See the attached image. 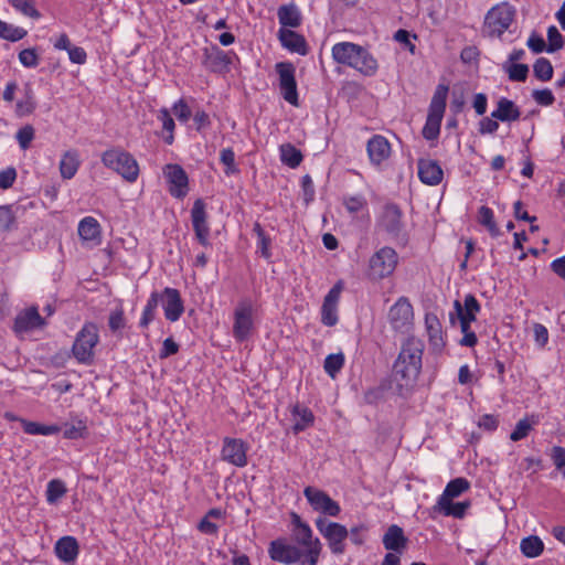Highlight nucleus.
<instances>
[{
	"label": "nucleus",
	"mask_w": 565,
	"mask_h": 565,
	"mask_svg": "<svg viewBox=\"0 0 565 565\" xmlns=\"http://www.w3.org/2000/svg\"><path fill=\"white\" fill-rule=\"evenodd\" d=\"M290 536L291 541L280 536L269 543L270 559L284 565H318L322 543L313 536L309 523L294 511L290 512Z\"/></svg>",
	"instance_id": "1"
},
{
	"label": "nucleus",
	"mask_w": 565,
	"mask_h": 565,
	"mask_svg": "<svg viewBox=\"0 0 565 565\" xmlns=\"http://www.w3.org/2000/svg\"><path fill=\"white\" fill-rule=\"evenodd\" d=\"M424 342L415 337L407 338L393 365V381L398 395L404 396L416 384L423 366Z\"/></svg>",
	"instance_id": "2"
},
{
	"label": "nucleus",
	"mask_w": 565,
	"mask_h": 565,
	"mask_svg": "<svg viewBox=\"0 0 565 565\" xmlns=\"http://www.w3.org/2000/svg\"><path fill=\"white\" fill-rule=\"evenodd\" d=\"M159 303L162 305L164 318L170 322L178 321L184 312V303L178 289L166 287L161 292L152 291L138 323L140 329H147L156 319Z\"/></svg>",
	"instance_id": "3"
},
{
	"label": "nucleus",
	"mask_w": 565,
	"mask_h": 565,
	"mask_svg": "<svg viewBox=\"0 0 565 565\" xmlns=\"http://www.w3.org/2000/svg\"><path fill=\"white\" fill-rule=\"evenodd\" d=\"M105 168L120 175L127 183H135L140 174V167L132 153L120 146H113L100 154Z\"/></svg>",
	"instance_id": "4"
},
{
	"label": "nucleus",
	"mask_w": 565,
	"mask_h": 565,
	"mask_svg": "<svg viewBox=\"0 0 565 565\" xmlns=\"http://www.w3.org/2000/svg\"><path fill=\"white\" fill-rule=\"evenodd\" d=\"M449 87L446 84H438L431 97L426 122L423 128V137L426 140H435L439 137L440 126L445 115Z\"/></svg>",
	"instance_id": "5"
},
{
	"label": "nucleus",
	"mask_w": 565,
	"mask_h": 565,
	"mask_svg": "<svg viewBox=\"0 0 565 565\" xmlns=\"http://www.w3.org/2000/svg\"><path fill=\"white\" fill-rule=\"evenodd\" d=\"M99 342L98 328L93 322H86L76 333L72 345V354L79 364L92 365L94 349Z\"/></svg>",
	"instance_id": "6"
},
{
	"label": "nucleus",
	"mask_w": 565,
	"mask_h": 565,
	"mask_svg": "<svg viewBox=\"0 0 565 565\" xmlns=\"http://www.w3.org/2000/svg\"><path fill=\"white\" fill-rule=\"evenodd\" d=\"M254 305L252 299L244 298L238 301L234 313V322H233V337L238 343H243L247 341L254 330H255V323H254Z\"/></svg>",
	"instance_id": "7"
},
{
	"label": "nucleus",
	"mask_w": 565,
	"mask_h": 565,
	"mask_svg": "<svg viewBox=\"0 0 565 565\" xmlns=\"http://www.w3.org/2000/svg\"><path fill=\"white\" fill-rule=\"evenodd\" d=\"M398 264L396 250L390 246L381 247L369 260V277L382 280L393 275Z\"/></svg>",
	"instance_id": "8"
},
{
	"label": "nucleus",
	"mask_w": 565,
	"mask_h": 565,
	"mask_svg": "<svg viewBox=\"0 0 565 565\" xmlns=\"http://www.w3.org/2000/svg\"><path fill=\"white\" fill-rule=\"evenodd\" d=\"M376 227L392 238H403L405 236V224L401 207L392 202L384 204L376 217Z\"/></svg>",
	"instance_id": "9"
},
{
	"label": "nucleus",
	"mask_w": 565,
	"mask_h": 565,
	"mask_svg": "<svg viewBox=\"0 0 565 565\" xmlns=\"http://www.w3.org/2000/svg\"><path fill=\"white\" fill-rule=\"evenodd\" d=\"M515 9L507 2L490 9L484 19V29L490 36H501L511 25Z\"/></svg>",
	"instance_id": "10"
},
{
	"label": "nucleus",
	"mask_w": 565,
	"mask_h": 565,
	"mask_svg": "<svg viewBox=\"0 0 565 565\" xmlns=\"http://www.w3.org/2000/svg\"><path fill=\"white\" fill-rule=\"evenodd\" d=\"M316 527L328 542L332 554L341 555L345 552V540L349 536V530L341 523L329 522L323 518L316 520Z\"/></svg>",
	"instance_id": "11"
},
{
	"label": "nucleus",
	"mask_w": 565,
	"mask_h": 565,
	"mask_svg": "<svg viewBox=\"0 0 565 565\" xmlns=\"http://www.w3.org/2000/svg\"><path fill=\"white\" fill-rule=\"evenodd\" d=\"M279 77V89L282 98L292 106H299L296 82V68L291 62H279L275 65Z\"/></svg>",
	"instance_id": "12"
},
{
	"label": "nucleus",
	"mask_w": 565,
	"mask_h": 565,
	"mask_svg": "<svg viewBox=\"0 0 565 565\" xmlns=\"http://www.w3.org/2000/svg\"><path fill=\"white\" fill-rule=\"evenodd\" d=\"M202 65L211 73L226 74L236 53L223 51L217 45L205 46L203 50Z\"/></svg>",
	"instance_id": "13"
},
{
	"label": "nucleus",
	"mask_w": 565,
	"mask_h": 565,
	"mask_svg": "<svg viewBox=\"0 0 565 565\" xmlns=\"http://www.w3.org/2000/svg\"><path fill=\"white\" fill-rule=\"evenodd\" d=\"M303 495L316 512L332 518H337L341 512L340 504L320 489L308 486L303 489Z\"/></svg>",
	"instance_id": "14"
},
{
	"label": "nucleus",
	"mask_w": 565,
	"mask_h": 565,
	"mask_svg": "<svg viewBox=\"0 0 565 565\" xmlns=\"http://www.w3.org/2000/svg\"><path fill=\"white\" fill-rule=\"evenodd\" d=\"M191 222L195 234V238L203 247H211L210 234L211 228L207 223V213L205 211V203L202 199L194 201L191 209Z\"/></svg>",
	"instance_id": "15"
},
{
	"label": "nucleus",
	"mask_w": 565,
	"mask_h": 565,
	"mask_svg": "<svg viewBox=\"0 0 565 565\" xmlns=\"http://www.w3.org/2000/svg\"><path fill=\"white\" fill-rule=\"evenodd\" d=\"M248 449H249L248 444L245 443L243 439L225 437L223 439L221 458H222V460H224L235 467L243 468V467L247 466V463H248V458H247Z\"/></svg>",
	"instance_id": "16"
},
{
	"label": "nucleus",
	"mask_w": 565,
	"mask_h": 565,
	"mask_svg": "<svg viewBox=\"0 0 565 565\" xmlns=\"http://www.w3.org/2000/svg\"><path fill=\"white\" fill-rule=\"evenodd\" d=\"M169 184V193L175 199H183L189 192V177L185 170L177 163H169L163 168Z\"/></svg>",
	"instance_id": "17"
},
{
	"label": "nucleus",
	"mask_w": 565,
	"mask_h": 565,
	"mask_svg": "<svg viewBox=\"0 0 565 565\" xmlns=\"http://www.w3.org/2000/svg\"><path fill=\"white\" fill-rule=\"evenodd\" d=\"M414 318L413 306L408 298L399 297L390 308L388 321L395 331H407Z\"/></svg>",
	"instance_id": "18"
},
{
	"label": "nucleus",
	"mask_w": 565,
	"mask_h": 565,
	"mask_svg": "<svg viewBox=\"0 0 565 565\" xmlns=\"http://www.w3.org/2000/svg\"><path fill=\"white\" fill-rule=\"evenodd\" d=\"M454 308L460 321V328L463 330L470 329L471 322L476 321V317L481 310L478 299L472 294H467L463 302L456 300Z\"/></svg>",
	"instance_id": "19"
},
{
	"label": "nucleus",
	"mask_w": 565,
	"mask_h": 565,
	"mask_svg": "<svg viewBox=\"0 0 565 565\" xmlns=\"http://www.w3.org/2000/svg\"><path fill=\"white\" fill-rule=\"evenodd\" d=\"M341 285L335 284L326 295L321 306V322L327 327L338 323V302L340 299Z\"/></svg>",
	"instance_id": "20"
},
{
	"label": "nucleus",
	"mask_w": 565,
	"mask_h": 565,
	"mask_svg": "<svg viewBox=\"0 0 565 565\" xmlns=\"http://www.w3.org/2000/svg\"><path fill=\"white\" fill-rule=\"evenodd\" d=\"M277 35L281 46L290 53H297L301 56L309 53L308 43L302 34L290 29L280 28Z\"/></svg>",
	"instance_id": "21"
},
{
	"label": "nucleus",
	"mask_w": 565,
	"mask_h": 565,
	"mask_svg": "<svg viewBox=\"0 0 565 565\" xmlns=\"http://www.w3.org/2000/svg\"><path fill=\"white\" fill-rule=\"evenodd\" d=\"M425 327L428 335L429 350L436 355L441 354L446 342L443 337L441 323L437 316L427 313L425 316Z\"/></svg>",
	"instance_id": "22"
},
{
	"label": "nucleus",
	"mask_w": 565,
	"mask_h": 565,
	"mask_svg": "<svg viewBox=\"0 0 565 565\" xmlns=\"http://www.w3.org/2000/svg\"><path fill=\"white\" fill-rule=\"evenodd\" d=\"M45 326V320L41 317L36 307L28 308L14 318L13 330L17 333L29 332Z\"/></svg>",
	"instance_id": "23"
},
{
	"label": "nucleus",
	"mask_w": 565,
	"mask_h": 565,
	"mask_svg": "<svg viewBox=\"0 0 565 565\" xmlns=\"http://www.w3.org/2000/svg\"><path fill=\"white\" fill-rule=\"evenodd\" d=\"M366 151L371 163L380 166L390 158L391 145L384 136L374 135L366 143Z\"/></svg>",
	"instance_id": "24"
},
{
	"label": "nucleus",
	"mask_w": 565,
	"mask_h": 565,
	"mask_svg": "<svg viewBox=\"0 0 565 565\" xmlns=\"http://www.w3.org/2000/svg\"><path fill=\"white\" fill-rule=\"evenodd\" d=\"M54 553L64 564H74L79 554L77 540L71 535L58 539L54 545Z\"/></svg>",
	"instance_id": "25"
},
{
	"label": "nucleus",
	"mask_w": 565,
	"mask_h": 565,
	"mask_svg": "<svg viewBox=\"0 0 565 565\" xmlns=\"http://www.w3.org/2000/svg\"><path fill=\"white\" fill-rule=\"evenodd\" d=\"M382 543L385 550L391 551L390 553H395L399 555L406 548L408 539L404 534V530L399 525L392 524L387 527L386 532L384 533L382 537Z\"/></svg>",
	"instance_id": "26"
},
{
	"label": "nucleus",
	"mask_w": 565,
	"mask_h": 565,
	"mask_svg": "<svg viewBox=\"0 0 565 565\" xmlns=\"http://www.w3.org/2000/svg\"><path fill=\"white\" fill-rule=\"evenodd\" d=\"M418 178L427 185H437L443 180V169L436 160L419 159L417 162Z\"/></svg>",
	"instance_id": "27"
},
{
	"label": "nucleus",
	"mask_w": 565,
	"mask_h": 565,
	"mask_svg": "<svg viewBox=\"0 0 565 565\" xmlns=\"http://www.w3.org/2000/svg\"><path fill=\"white\" fill-rule=\"evenodd\" d=\"M290 414L294 420V425L291 427L294 435H298L315 425V414L309 407L300 403L292 405Z\"/></svg>",
	"instance_id": "28"
},
{
	"label": "nucleus",
	"mask_w": 565,
	"mask_h": 565,
	"mask_svg": "<svg viewBox=\"0 0 565 565\" xmlns=\"http://www.w3.org/2000/svg\"><path fill=\"white\" fill-rule=\"evenodd\" d=\"M362 47L352 42H339L332 46V57L339 64L353 67Z\"/></svg>",
	"instance_id": "29"
},
{
	"label": "nucleus",
	"mask_w": 565,
	"mask_h": 565,
	"mask_svg": "<svg viewBox=\"0 0 565 565\" xmlns=\"http://www.w3.org/2000/svg\"><path fill=\"white\" fill-rule=\"evenodd\" d=\"M491 117L502 122L516 121L521 117V109L513 100L501 97L497 102V108L491 113Z\"/></svg>",
	"instance_id": "30"
},
{
	"label": "nucleus",
	"mask_w": 565,
	"mask_h": 565,
	"mask_svg": "<svg viewBox=\"0 0 565 565\" xmlns=\"http://www.w3.org/2000/svg\"><path fill=\"white\" fill-rule=\"evenodd\" d=\"M38 108L35 93L30 84L24 86L23 97L15 103L14 115L17 118L31 116Z\"/></svg>",
	"instance_id": "31"
},
{
	"label": "nucleus",
	"mask_w": 565,
	"mask_h": 565,
	"mask_svg": "<svg viewBox=\"0 0 565 565\" xmlns=\"http://www.w3.org/2000/svg\"><path fill=\"white\" fill-rule=\"evenodd\" d=\"M277 17L281 28H298L302 22L299 9L294 4H284L278 8Z\"/></svg>",
	"instance_id": "32"
},
{
	"label": "nucleus",
	"mask_w": 565,
	"mask_h": 565,
	"mask_svg": "<svg viewBox=\"0 0 565 565\" xmlns=\"http://www.w3.org/2000/svg\"><path fill=\"white\" fill-rule=\"evenodd\" d=\"M355 71L361 73L364 76L372 77L379 71L377 60L366 50L362 47L359 58L353 63V67Z\"/></svg>",
	"instance_id": "33"
},
{
	"label": "nucleus",
	"mask_w": 565,
	"mask_h": 565,
	"mask_svg": "<svg viewBox=\"0 0 565 565\" xmlns=\"http://www.w3.org/2000/svg\"><path fill=\"white\" fill-rule=\"evenodd\" d=\"M469 488L470 482L466 478H455L447 483L446 488L444 489V492L440 494L437 502L447 503V501H450L461 495Z\"/></svg>",
	"instance_id": "34"
},
{
	"label": "nucleus",
	"mask_w": 565,
	"mask_h": 565,
	"mask_svg": "<svg viewBox=\"0 0 565 565\" xmlns=\"http://www.w3.org/2000/svg\"><path fill=\"white\" fill-rule=\"evenodd\" d=\"M470 508V501L452 502V500L445 502H437L434 510L441 512L445 516H452L462 519L467 510Z\"/></svg>",
	"instance_id": "35"
},
{
	"label": "nucleus",
	"mask_w": 565,
	"mask_h": 565,
	"mask_svg": "<svg viewBox=\"0 0 565 565\" xmlns=\"http://www.w3.org/2000/svg\"><path fill=\"white\" fill-rule=\"evenodd\" d=\"M78 235L84 241H94L100 235V225L93 216L84 217L77 227Z\"/></svg>",
	"instance_id": "36"
},
{
	"label": "nucleus",
	"mask_w": 565,
	"mask_h": 565,
	"mask_svg": "<svg viewBox=\"0 0 565 565\" xmlns=\"http://www.w3.org/2000/svg\"><path fill=\"white\" fill-rule=\"evenodd\" d=\"M280 160L291 169L300 166L303 156L299 149L291 143H284L279 147Z\"/></svg>",
	"instance_id": "37"
},
{
	"label": "nucleus",
	"mask_w": 565,
	"mask_h": 565,
	"mask_svg": "<svg viewBox=\"0 0 565 565\" xmlns=\"http://www.w3.org/2000/svg\"><path fill=\"white\" fill-rule=\"evenodd\" d=\"M520 548L524 556L534 558L543 553L544 544L539 536L530 535L521 541Z\"/></svg>",
	"instance_id": "38"
},
{
	"label": "nucleus",
	"mask_w": 565,
	"mask_h": 565,
	"mask_svg": "<svg viewBox=\"0 0 565 565\" xmlns=\"http://www.w3.org/2000/svg\"><path fill=\"white\" fill-rule=\"evenodd\" d=\"M23 431L28 435H42L51 436L60 431V427L56 425H44L36 422L26 419L21 420Z\"/></svg>",
	"instance_id": "39"
},
{
	"label": "nucleus",
	"mask_w": 565,
	"mask_h": 565,
	"mask_svg": "<svg viewBox=\"0 0 565 565\" xmlns=\"http://www.w3.org/2000/svg\"><path fill=\"white\" fill-rule=\"evenodd\" d=\"M502 70L508 74L511 82H525L529 76V65L522 63H502Z\"/></svg>",
	"instance_id": "40"
},
{
	"label": "nucleus",
	"mask_w": 565,
	"mask_h": 565,
	"mask_svg": "<svg viewBox=\"0 0 565 565\" xmlns=\"http://www.w3.org/2000/svg\"><path fill=\"white\" fill-rule=\"evenodd\" d=\"M478 221L482 226H484L488 230L492 237H498L501 235V232L494 221L493 211L490 207L482 205L479 209Z\"/></svg>",
	"instance_id": "41"
},
{
	"label": "nucleus",
	"mask_w": 565,
	"mask_h": 565,
	"mask_svg": "<svg viewBox=\"0 0 565 565\" xmlns=\"http://www.w3.org/2000/svg\"><path fill=\"white\" fill-rule=\"evenodd\" d=\"M536 424H539V418L535 415L520 419L511 433L510 439L512 441L524 439Z\"/></svg>",
	"instance_id": "42"
},
{
	"label": "nucleus",
	"mask_w": 565,
	"mask_h": 565,
	"mask_svg": "<svg viewBox=\"0 0 565 565\" xmlns=\"http://www.w3.org/2000/svg\"><path fill=\"white\" fill-rule=\"evenodd\" d=\"M28 31L21 26H15L0 19V38L10 42H18L25 38Z\"/></svg>",
	"instance_id": "43"
},
{
	"label": "nucleus",
	"mask_w": 565,
	"mask_h": 565,
	"mask_svg": "<svg viewBox=\"0 0 565 565\" xmlns=\"http://www.w3.org/2000/svg\"><path fill=\"white\" fill-rule=\"evenodd\" d=\"M78 167L79 162L76 154L66 152L60 162V171L62 178L66 180L72 179L76 174Z\"/></svg>",
	"instance_id": "44"
},
{
	"label": "nucleus",
	"mask_w": 565,
	"mask_h": 565,
	"mask_svg": "<svg viewBox=\"0 0 565 565\" xmlns=\"http://www.w3.org/2000/svg\"><path fill=\"white\" fill-rule=\"evenodd\" d=\"M9 4L21 14L39 20L41 18L40 11L35 8L34 0H8Z\"/></svg>",
	"instance_id": "45"
},
{
	"label": "nucleus",
	"mask_w": 565,
	"mask_h": 565,
	"mask_svg": "<svg viewBox=\"0 0 565 565\" xmlns=\"http://www.w3.org/2000/svg\"><path fill=\"white\" fill-rule=\"evenodd\" d=\"M67 489L65 482L61 479H52L46 486V501L50 504L56 503L62 497L65 495Z\"/></svg>",
	"instance_id": "46"
},
{
	"label": "nucleus",
	"mask_w": 565,
	"mask_h": 565,
	"mask_svg": "<svg viewBox=\"0 0 565 565\" xmlns=\"http://www.w3.org/2000/svg\"><path fill=\"white\" fill-rule=\"evenodd\" d=\"M534 76L541 82H548L553 77V66L546 57H539L533 64Z\"/></svg>",
	"instance_id": "47"
},
{
	"label": "nucleus",
	"mask_w": 565,
	"mask_h": 565,
	"mask_svg": "<svg viewBox=\"0 0 565 565\" xmlns=\"http://www.w3.org/2000/svg\"><path fill=\"white\" fill-rule=\"evenodd\" d=\"M17 228V217L12 205H0V232L8 233Z\"/></svg>",
	"instance_id": "48"
},
{
	"label": "nucleus",
	"mask_w": 565,
	"mask_h": 565,
	"mask_svg": "<svg viewBox=\"0 0 565 565\" xmlns=\"http://www.w3.org/2000/svg\"><path fill=\"white\" fill-rule=\"evenodd\" d=\"M158 119L162 122V129L168 132V135L164 136V142L172 145L174 140L173 131L175 124L170 111L167 108H161L158 113Z\"/></svg>",
	"instance_id": "49"
},
{
	"label": "nucleus",
	"mask_w": 565,
	"mask_h": 565,
	"mask_svg": "<svg viewBox=\"0 0 565 565\" xmlns=\"http://www.w3.org/2000/svg\"><path fill=\"white\" fill-rule=\"evenodd\" d=\"M344 365V355L342 353L329 354L324 359V372L332 379L341 371Z\"/></svg>",
	"instance_id": "50"
},
{
	"label": "nucleus",
	"mask_w": 565,
	"mask_h": 565,
	"mask_svg": "<svg viewBox=\"0 0 565 565\" xmlns=\"http://www.w3.org/2000/svg\"><path fill=\"white\" fill-rule=\"evenodd\" d=\"M35 138V129L32 125H24L17 134L15 139L22 150H28Z\"/></svg>",
	"instance_id": "51"
},
{
	"label": "nucleus",
	"mask_w": 565,
	"mask_h": 565,
	"mask_svg": "<svg viewBox=\"0 0 565 565\" xmlns=\"http://www.w3.org/2000/svg\"><path fill=\"white\" fill-rule=\"evenodd\" d=\"M220 160L225 166L224 173L226 175H232L239 171L235 163V152L232 148L222 149L220 153Z\"/></svg>",
	"instance_id": "52"
},
{
	"label": "nucleus",
	"mask_w": 565,
	"mask_h": 565,
	"mask_svg": "<svg viewBox=\"0 0 565 565\" xmlns=\"http://www.w3.org/2000/svg\"><path fill=\"white\" fill-rule=\"evenodd\" d=\"M547 53H554L563 47V35L555 25H551L547 29Z\"/></svg>",
	"instance_id": "53"
},
{
	"label": "nucleus",
	"mask_w": 565,
	"mask_h": 565,
	"mask_svg": "<svg viewBox=\"0 0 565 565\" xmlns=\"http://www.w3.org/2000/svg\"><path fill=\"white\" fill-rule=\"evenodd\" d=\"M108 326H109V329L111 330V332H114V333H116L119 330L125 328L126 319H125L124 309L121 307L117 308L110 312L109 318H108Z\"/></svg>",
	"instance_id": "54"
},
{
	"label": "nucleus",
	"mask_w": 565,
	"mask_h": 565,
	"mask_svg": "<svg viewBox=\"0 0 565 565\" xmlns=\"http://www.w3.org/2000/svg\"><path fill=\"white\" fill-rule=\"evenodd\" d=\"M20 63L28 68H34L39 65L40 58L35 49H24L19 53Z\"/></svg>",
	"instance_id": "55"
},
{
	"label": "nucleus",
	"mask_w": 565,
	"mask_h": 565,
	"mask_svg": "<svg viewBox=\"0 0 565 565\" xmlns=\"http://www.w3.org/2000/svg\"><path fill=\"white\" fill-rule=\"evenodd\" d=\"M532 98L540 106H551L555 102V97L550 88L534 89L532 92Z\"/></svg>",
	"instance_id": "56"
},
{
	"label": "nucleus",
	"mask_w": 565,
	"mask_h": 565,
	"mask_svg": "<svg viewBox=\"0 0 565 565\" xmlns=\"http://www.w3.org/2000/svg\"><path fill=\"white\" fill-rule=\"evenodd\" d=\"M172 110L179 121L185 124L192 116L191 109L185 99L180 98L173 104Z\"/></svg>",
	"instance_id": "57"
},
{
	"label": "nucleus",
	"mask_w": 565,
	"mask_h": 565,
	"mask_svg": "<svg viewBox=\"0 0 565 565\" xmlns=\"http://www.w3.org/2000/svg\"><path fill=\"white\" fill-rule=\"evenodd\" d=\"M17 179V170L14 167H8L0 170V189H10Z\"/></svg>",
	"instance_id": "58"
},
{
	"label": "nucleus",
	"mask_w": 565,
	"mask_h": 565,
	"mask_svg": "<svg viewBox=\"0 0 565 565\" xmlns=\"http://www.w3.org/2000/svg\"><path fill=\"white\" fill-rule=\"evenodd\" d=\"M301 189L303 192L305 202L308 204L315 200V184L309 174H306L301 178Z\"/></svg>",
	"instance_id": "59"
},
{
	"label": "nucleus",
	"mask_w": 565,
	"mask_h": 565,
	"mask_svg": "<svg viewBox=\"0 0 565 565\" xmlns=\"http://www.w3.org/2000/svg\"><path fill=\"white\" fill-rule=\"evenodd\" d=\"M270 246H271V238L269 237L268 234L257 238V244H256L257 252L260 254V256L263 258H265L267 260H269L271 258Z\"/></svg>",
	"instance_id": "60"
},
{
	"label": "nucleus",
	"mask_w": 565,
	"mask_h": 565,
	"mask_svg": "<svg viewBox=\"0 0 565 565\" xmlns=\"http://www.w3.org/2000/svg\"><path fill=\"white\" fill-rule=\"evenodd\" d=\"M384 397V388L382 386H375L369 388L363 396V399L369 405H376Z\"/></svg>",
	"instance_id": "61"
},
{
	"label": "nucleus",
	"mask_w": 565,
	"mask_h": 565,
	"mask_svg": "<svg viewBox=\"0 0 565 565\" xmlns=\"http://www.w3.org/2000/svg\"><path fill=\"white\" fill-rule=\"evenodd\" d=\"M527 47L535 54L542 53L543 51H546L547 45L545 44L544 39L536 34L532 33L526 42Z\"/></svg>",
	"instance_id": "62"
},
{
	"label": "nucleus",
	"mask_w": 565,
	"mask_h": 565,
	"mask_svg": "<svg viewBox=\"0 0 565 565\" xmlns=\"http://www.w3.org/2000/svg\"><path fill=\"white\" fill-rule=\"evenodd\" d=\"M499 120L492 118L491 116L490 117H483L480 121H479V132L481 135H492L494 134L498 129H499Z\"/></svg>",
	"instance_id": "63"
},
{
	"label": "nucleus",
	"mask_w": 565,
	"mask_h": 565,
	"mask_svg": "<svg viewBox=\"0 0 565 565\" xmlns=\"http://www.w3.org/2000/svg\"><path fill=\"white\" fill-rule=\"evenodd\" d=\"M551 458L557 470H562L565 467V449L561 446H554L552 448Z\"/></svg>",
	"instance_id": "64"
}]
</instances>
